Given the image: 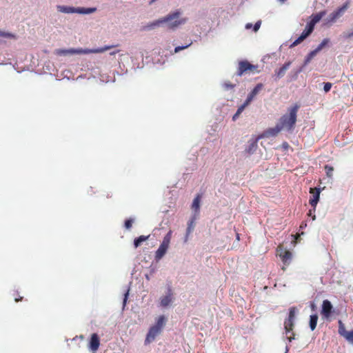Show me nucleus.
Listing matches in <instances>:
<instances>
[{
    "label": "nucleus",
    "mask_w": 353,
    "mask_h": 353,
    "mask_svg": "<svg viewBox=\"0 0 353 353\" xmlns=\"http://www.w3.org/2000/svg\"><path fill=\"white\" fill-rule=\"evenodd\" d=\"M168 248H167L164 245H160L159 248L156 251L155 259L157 261H159L160 259H161L163 258V256L165 254V253L168 250Z\"/></svg>",
    "instance_id": "obj_20"
},
{
    "label": "nucleus",
    "mask_w": 353,
    "mask_h": 353,
    "mask_svg": "<svg viewBox=\"0 0 353 353\" xmlns=\"http://www.w3.org/2000/svg\"><path fill=\"white\" fill-rule=\"evenodd\" d=\"M258 139H251L248 142V145L245 148V151L249 154H253L258 147Z\"/></svg>",
    "instance_id": "obj_18"
},
{
    "label": "nucleus",
    "mask_w": 353,
    "mask_h": 353,
    "mask_svg": "<svg viewBox=\"0 0 353 353\" xmlns=\"http://www.w3.org/2000/svg\"><path fill=\"white\" fill-rule=\"evenodd\" d=\"M283 147L284 148H288V144L287 143H283Z\"/></svg>",
    "instance_id": "obj_52"
},
{
    "label": "nucleus",
    "mask_w": 353,
    "mask_h": 353,
    "mask_svg": "<svg viewBox=\"0 0 353 353\" xmlns=\"http://www.w3.org/2000/svg\"><path fill=\"white\" fill-rule=\"evenodd\" d=\"M312 219H313V220H315V219H316L315 215L312 217Z\"/></svg>",
    "instance_id": "obj_56"
},
{
    "label": "nucleus",
    "mask_w": 353,
    "mask_h": 353,
    "mask_svg": "<svg viewBox=\"0 0 353 353\" xmlns=\"http://www.w3.org/2000/svg\"><path fill=\"white\" fill-rule=\"evenodd\" d=\"M326 10H322L316 14H313L311 16L310 21L307 24L314 28L315 25L321 21V19L326 14Z\"/></svg>",
    "instance_id": "obj_15"
},
{
    "label": "nucleus",
    "mask_w": 353,
    "mask_h": 353,
    "mask_svg": "<svg viewBox=\"0 0 353 353\" xmlns=\"http://www.w3.org/2000/svg\"><path fill=\"white\" fill-rule=\"evenodd\" d=\"M145 279L149 281L150 279V276L148 274H145Z\"/></svg>",
    "instance_id": "obj_51"
},
{
    "label": "nucleus",
    "mask_w": 353,
    "mask_h": 353,
    "mask_svg": "<svg viewBox=\"0 0 353 353\" xmlns=\"http://www.w3.org/2000/svg\"><path fill=\"white\" fill-rule=\"evenodd\" d=\"M282 130V126L278 123L274 128H270L264 132L263 134V137H275Z\"/></svg>",
    "instance_id": "obj_17"
},
{
    "label": "nucleus",
    "mask_w": 353,
    "mask_h": 353,
    "mask_svg": "<svg viewBox=\"0 0 353 353\" xmlns=\"http://www.w3.org/2000/svg\"><path fill=\"white\" fill-rule=\"evenodd\" d=\"M129 292H130V288H128L123 294V310L125 309V307L126 305V303H127V301H128V296H129Z\"/></svg>",
    "instance_id": "obj_37"
},
{
    "label": "nucleus",
    "mask_w": 353,
    "mask_h": 353,
    "mask_svg": "<svg viewBox=\"0 0 353 353\" xmlns=\"http://www.w3.org/2000/svg\"><path fill=\"white\" fill-rule=\"evenodd\" d=\"M343 337H345L350 343H353V331H347Z\"/></svg>",
    "instance_id": "obj_38"
},
{
    "label": "nucleus",
    "mask_w": 353,
    "mask_h": 353,
    "mask_svg": "<svg viewBox=\"0 0 353 353\" xmlns=\"http://www.w3.org/2000/svg\"><path fill=\"white\" fill-rule=\"evenodd\" d=\"M192 224H193V221H191L189 224H188V227L187 228V233L188 234H190L192 230H193V228H192Z\"/></svg>",
    "instance_id": "obj_46"
},
{
    "label": "nucleus",
    "mask_w": 353,
    "mask_h": 353,
    "mask_svg": "<svg viewBox=\"0 0 353 353\" xmlns=\"http://www.w3.org/2000/svg\"><path fill=\"white\" fill-rule=\"evenodd\" d=\"M236 86V84L231 83L229 81H225L222 83V87L225 90H230L233 89Z\"/></svg>",
    "instance_id": "obj_34"
},
{
    "label": "nucleus",
    "mask_w": 353,
    "mask_h": 353,
    "mask_svg": "<svg viewBox=\"0 0 353 353\" xmlns=\"http://www.w3.org/2000/svg\"><path fill=\"white\" fill-rule=\"evenodd\" d=\"M279 1H281V2H282V3H283V2H285L286 0H279Z\"/></svg>",
    "instance_id": "obj_54"
},
{
    "label": "nucleus",
    "mask_w": 353,
    "mask_h": 353,
    "mask_svg": "<svg viewBox=\"0 0 353 353\" xmlns=\"http://www.w3.org/2000/svg\"><path fill=\"white\" fill-rule=\"evenodd\" d=\"M305 39L303 37V36L300 35L293 43L290 44V48H292L296 46L297 45L303 42Z\"/></svg>",
    "instance_id": "obj_35"
},
{
    "label": "nucleus",
    "mask_w": 353,
    "mask_h": 353,
    "mask_svg": "<svg viewBox=\"0 0 353 353\" xmlns=\"http://www.w3.org/2000/svg\"><path fill=\"white\" fill-rule=\"evenodd\" d=\"M165 324V319L164 316H160L158 318L156 323L150 328L147 334L145 343L146 344L152 343L155 339L156 336L161 333L162 328L163 327Z\"/></svg>",
    "instance_id": "obj_4"
},
{
    "label": "nucleus",
    "mask_w": 353,
    "mask_h": 353,
    "mask_svg": "<svg viewBox=\"0 0 353 353\" xmlns=\"http://www.w3.org/2000/svg\"><path fill=\"white\" fill-rule=\"evenodd\" d=\"M192 208L195 211V212H199L200 208V197L199 195L194 199Z\"/></svg>",
    "instance_id": "obj_25"
},
{
    "label": "nucleus",
    "mask_w": 353,
    "mask_h": 353,
    "mask_svg": "<svg viewBox=\"0 0 353 353\" xmlns=\"http://www.w3.org/2000/svg\"><path fill=\"white\" fill-rule=\"evenodd\" d=\"M156 1H157V0H151V1H150V4H152V3H153L154 2H155Z\"/></svg>",
    "instance_id": "obj_53"
},
{
    "label": "nucleus",
    "mask_w": 353,
    "mask_h": 353,
    "mask_svg": "<svg viewBox=\"0 0 353 353\" xmlns=\"http://www.w3.org/2000/svg\"><path fill=\"white\" fill-rule=\"evenodd\" d=\"M171 239V232H169L163 238L161 245H164L167 248L169 247V244Z\"/></svg>",
    "instance_id": "obj_27"
},
{
    "label": "nucleus",
    "mask_w": 353,
    "mask_h": 353,
    "mask_svg": "<svg viewBox=\"0 0 353 353\" xmlns=\"http://www.w3.org/2000/svg\"><path fill=\"white\" fill-rule=\"evenodd\" d=\"M276 252L284 264H289L290 263L292 259V253L290 251L283 250L281 246H279Z\"/></svg>",
    "instance_id": "obj_9"
},
{
    "label": "nucleus",
    "mask_w": 353,
    "mask_h": 353,
    "mask_svg": "<svg viewBox=\"0 0 353 353\" xmlns=\"http://www.w3.org/2000/svg\"><path fill=\"white\" fill-rule=\"evenodd\" d=\"M295 319V308L292 307L290 310L288 318L285 319L284 322V328L285 330V334H288L293 328L294 321Z\"/></svg>",
    "instance_id": "obj_7"
},
{
    "label": "nucleus",
    "mask_w": 353,
    "mask_h": 353,
    "mask_svg": "<svg viewBox=\"0 0 353 353\" xmlns=\"http://www.w3.org/2000/svg\"><path fill=\"white\" fill-rule=\"evenodd\" d=\"M347 331H346L344 324L341 321H339V333L341 336H344Z\"/></svg>",
    "instance_id": "obj_33"
},
{
    "label": "nucleus",
    "mask_w": 353,
    "mask_h": 353,
    "mask_svg": "<svg viewBox=\"0 0 353 353\" xmlns=\"http://www.w3.org/2000/svg\"><path fill=\"white\" fill-rule=\"evenodd\" d=\"M325 170L326 171V174L328 177H332V172L334 171V169L332 167L328 165H326L325 166Z\"/></svg>",
    "instance_id": "obj_41"
},
{
    "label": "nucleus",
    "mask_w": 353,
    "mask_h": 353,
    "mask_svg": "<svg viewBox=\"0 0 353 353\" xmlns=\"http://www.w3.org/2000/svg\"><path fill=\"white\" fill-rule=\"evenodd\" d=\"M311 307H312V310H314V309H315V307H316L315 304H314V303H312V304H311Z\"/></svg>",
    "instance_id": "obj_50"
},
{
    "label": "nucleus",
    "mask_w": 353,
    "mask_h": 353,
    "mask_svg": "<svg viewBox=\"0 0 353 353\" xmlns=\"http://www.w3.org/2000/svg\"><path fill=\"white\" fill-rule=\"evenodd\" d=\"M349 7V3H345L342 6L338 8L336 10L329 14V16L325 19L326 23H334L339 18H341L346 12Z\"/></svg>",
    "instance_id": "obj_6"
},
{
    "label": "nucleus",
    "mask_w": 353,
    "mask_h": 353,
    "mask_svg": "<svg viewBox=\"0 0 353 353\" xmlns=\"http://www.w3.org/2000/svg\"><path fill=\"white\" fill-rule=\"evenodd\" d=\"M318 54V52L315 50H312L305 57V60H304V65H307L310 61L311 60Z\"/></svg>",
    "instance_id": "obj_24"
},
{
    "label": "nucleus",
    "mask_w": 353,
    "mask_h": 353,
    "mask_svg": "<svg viewBox=\"0 0 353 353\" xmlns=\"http://www.w3.org/2000/svg\"><path fill=\"white\" fill-rule=\"evenodd\" d=\"M246 107L245 105L241 104L237 109L236 113L234 114L232 117V120L235 121L237 119V118L239 117V115L243 112V111L245 110Z\"/></svg>",
    "instance_id": "obj_31"
},
{
    "label": "nucleus",
    "mask_w": 353,
    "mask_h": 353,
    "mask_svg": "<svg viewBox=\"0 0 353 353\" xmlns=\"http://www.w3.org/2000/svg\"><path fill=\"white\" fill-rule=\"evenodd\" d=\"M0 37L6 38V39L15 38V36L13 34L10 33V32H2V31H0Z\"/></svg>",
    "instance_id": "obj_36"
},
{
    "label": "nucleus",
    "mask_w": 353,
    "mask_h": 353,
    "mask_svg": "<svg viewBox=\"0 0 353 353\" xmlns=\"http://www.w3.org/2000/svg\"><path fill=\"white\" fill-rule=\"evenodd\" d=\"M261 21H258L255 23V24L253 26V31L254 32H256L259 30V28L261 27Z\"/></svg>",
    "instance_id": "obj_45"
},
{
    "label": "nucleus",
    "mask_w": 353,
    "mask_h": 353,
    "mask_svg": "<svg viewBox=\"0 0 353 353\" xmlns=\"http://www.w3.org/2000/svg\"><path fill=\"white\" fill-rule=\"evenodd\" d=\"M288 340L291 342L293 339H294V334L292 336H287Z\"/></svg>",
    "instance_id": "obj_48"
},
{
    "label": "nucleus",
    "mask_w": 353,
    "mask_h": 353,
    "mask_svg": "<svg viewBox=\"0 0 353 353\" xmlns=\"http://www.w3.org/2000/svg\"><path fill=\"white\" fill-rule=\"evenodd\" d=\"M330 41V39H324L314 50L319 53L321 50H322L325 46H327L329 44Z\"/></svg>",
    "instance_id": "obj_23"
},
{
    "label": "nucleus",
    "mask_w": 353,
    "mask_h": 353,
    "mask_svg": "<svg viewBox=\"0 0 353 353\" xmlns=\"http://www.w3.org/2000/svg\"><path fill=\"white\" fill-rule=\"evenodd\" d=\"M291 64H292V61H289L285 63L279 69L275 70V71H274L275 79H280L283 78L285 76L286 71L289 69Z\"/></svg>",
    "instance_id": "obj_12"
},
{
    "label": "nucleus",
    "mask_w": 353,
    "mask_h": 353,
    "mask_svg": "<svg viewBox=\"0 0 353 353\" xmlns=\"http://www.w3.org/2000/svg\"><path fill=\"white\" fill-rule=\"evenodd\" d=\"M57 9L59 12L65 14L77 13L80 14H90L94 12L97 10L96 8H84V7H72L68 6H57Z\"/></svg>",
    "instance_id": "obj_5"
},
{
    "label": "nucleus",
    "mask_w": 353,
    "mask_h": 353,
    "mask_svg": "<svg viewBox=\"0 0 353 353\" xmlns=\"http://www.w3.org/2000/svg\"><path fill=\"white\" fill-rule=\"evenodd\" d=\"M190 45H191V43H189V44H187V45H185V46H176L174 48V53H177V52H180L182 50L188 48Z\"/></svg>",
    "instance_id": "obj_42"
},
{
    "label": "nucleus",
    "mask_w": 353,
    "mask_h": 353,
    "mask_svg": "<svg viewBox=\"0 0 353 353\" xmlns=\"http://www.w3.org/2000/svg\"><path fill=\"white\" fill-rule=\"evenodd\" d=\"M305 65H304V64L301 66L299 69H297L295 72H294V76H293V79H296L299 73H301L303 70V68L305 67Z\"/></svg>",
    "instance_id": "obj_43"
},
{
    "label": "nucleus",
    "mask_w": 353,
    "mask_h": 353,
    "mask_svg": "<svg viewBox=\"0 0 353 353\" xmlns=\"http://www.w3.org/2000/svg\"><path fill=\"white\" fill-rule=\"evenodd\" d=\"M181 11L176 10L164 17V22L165 26L168 29L175 30L179 26L185 24L187 21V19L181 18Z\"/></svg>",
    "instance_id": "obj_3"
},
{
    "label": "nucleus",
    "mask_w": 353,
    "mask_h": 353,
    "mask_svg": "<svg viewBox=\"0 0 353 353\" xmlns=\"http://www.w3.org/2000/svg\"><path fill=\"white\" fill-rule=\"evenodd\" d=\"M99 345L100 341L98 335L96 333L92 334L90 341V349L92 351L95 352L99 349Z\"/></svg>",
    "instance_id": "obj_16"
},
{
    "label": "nucleus",
    "mask_w": 353,
    "mask_h": 353,
    "mask_svg": "<svg viewBox=\"0 0 353 353\" xmlns=\"http://www.w3.org/2000/svg\"><path fill=\"white\" fill-rule=\"evenodd\" d=\"M263 88V85L262 83L256 84V86L248 94L246 99L243 103V104L245 105V107L248 106L254 100V97L261 92Z\"/></svg>",
    "instance_id": "obj_8"
},
{
    "label": "nucleus",
    "mask_w": 353,
    "mask_h": 353,
    "mask_svg": "<svg viewBox=\"0 0 353 353\" xmlns=\"http://www.w3.org/2000/svg\"><path fill=\"white\" fill-rule=\"evenodd\" d=\"M135 221V218L130 217L126 219L124 222V227L126 230H130L132 228V223Z\"/></svg>",
    "instance_id": "obj_32"
},
{
    "label": "nucleus",
    "mask_w": 353,
    "mask_h": 353,
    "mask_svg": "<svg viewBox=\"0 0 353 353\" xmlns=\"http://www.w3.org/2000/svg\"><path fill=\"white\" fill-rule=\"evenodd\" d=\"M312 214V211H311V210H310L309 215H310V216H311Z\"/></svg>",
    "instance_id": "obj_55"
},
{
    "label": "nucleus",
    "mask_w": 353,
    "mask_h": 353,
    "mask_svg": "<svg viewBox=\"0 0 353 353\" xmlns=\"http://www.w3.org/2000/svg\"><path fill=\"white\" fill-rule=\"evenodd\" d=\"M171 239V232H169L163 238L161 245H164L167 248L169 247V244Z\"/></svg>",
    "instance_id": "obj_29"
},
{
    "label": "nucleus",
    "mask_w": 353,
    "mask_h": 353,
    "mask_svg": "<svg viewBox=\"0 0 353 353\" xmlns=\"http://www.w3.org/2000/svg\"><path fill=\"white\" fill-rule=\"evenodd\" d=\"M310 192L312 194V198L310 199V204L315 209L320 198L321 189L320 188H310Z\"/></svg>",
    "instance_id": "obj_11"
},
{
    "label": "nucleus",
    "mask_w": 353,
    "mask_h": 353,
    "mask_svg": "<svg viewBox=\"0 0 353 353\" xmlns=\"http://www.w3.org/2000/svg\"><path fill=\"white\" fill-rule=\"evenodd\" d=\"M117 52H119V50H116V51H112V52H110V55H115Z\"/></svg>",
    "instance_id": "obj_49"
},
{
    "label": "nucleus",
    "mask_w": 353,
    "mask_h": 353,
    "mask_svg": "<svg viewBox=\"0 0 353 353\" xmlns=\"http://www.w3.org/2000/svg\"><path fill=\"white\" fill-rule=\"evenodd\" d=\"M173 301V293L170 286H168L166 294L161 299L160 304L163 307H168Z\"/></svg>",
    "instance_id": "obj_10"
},
{
    "label": "nucleus",
    "mask_w": 353,
    "mask_h": 353,
    "mask_svg": "<svg viewBox=\"0 0 353 353\" xmlns=\"http://www.w3.org/2000/svg\"><path fill=\"white\" fill-rule=\"evenodd\" d=\"M171 239V232H169L163 238L161 245H164L167 248L169 247V244Z\"/></svg>",
    "instance_id": "obj_30"
},
{
    "label": "nucleus",
    "mask_w": 353,
    "mask_h": 353,
    "mask_svg": "<svg viewBox=\"0 0 353 353\" xmlns=\"http://www.w3.org/2000/svg\"><path fill=\"white\" fill-rule=\"evenodd\" d=\"M255 66L250 64L247 61H241L239 63V70L237 72L238 76H241L244 72H247L248 70L254 69Z\"/></svg>",
    "instance_id": "obj_13"
},
{
    "label": "nucleus",
    "mask_w": 353,
    "mask_h": 353,
    "mask_svg": "<svg viewBox=\"0 0 353 353\" xmlns=\"http://www.w3.org/2000/svg\"><path fill=\"white\" fill-rule=\"evenodd\" d=\"M314 28L310 26V25L307 24L306 28L303 31V32L301 34V36H303L305 39H306L310 34L313 32Z\"/></svg>",
    "instance_id": "obj_26"
},
{
    "label": "nucleus",
    "mask_w": 353,
    "mask_h": 353,
    "mask_svg": "<svg viewBox=\"0 0 353 353\" xmlns=\"http://www.w3.org/2000/svg\"><path fill=\"white\" fill-rule=\"evenodd\" d=\"M332 305L328 300H324L322 303L321 314L325 318H329L332 310Z\"/></svg>",
    "instance_id": "obj_14"
},
{
    "label": "nucleus",
    "mask_w": 353,
    "mask_h": 353,
    "mask_svg": "<svg viewBox=\"0 0 353 353\" xmlns=\"http://www.w3.org/2000/svg\"><path fill=\"white\" fill-rule=\"evenodd\" d=\"M343 37L350 39L353 37V28L343 32Z\"/></svg>",
    "instance_id": "obj_40"
},
{
    "label": "nucleus",
    "mask_w": 353,
    "mask_h": 353,
    "mask_svg": "<svg viewBox=\"0 0 353 353\" xmlns=\"http://www.w3.org/2000/svg\"><path fill=\"white\" fill-rule=\"evenodd\" d=\"M252 28H253V25L251 23H248L245 24V28L246 30H250Z\"/></svg>",
    "instance_id": "obj_47"
},
{
    "label": "nucleus",
    "mask_w": 353,
    "mask_h": 353,
    "mask_svg": "<svg viewBox=\"0 0 353 353\" xmlns=\"http://www.w3.org/2000/svg\"><path fill=\"white\" fill-rule=\"evenodd\" d=\"M162 25H165L164 17L159 19L156 21L151 22L145 26L147 30H154L157 27H159Z\"/></svg>",
    "instance_id": "obj_19"
},
{
    "label": "nucleus",
    "mask_w": 353,
    "mask_h": 353,
    "mask_svg": "<svg viewBox=\"0 0 353 353\" xmlns=\"http://www.w3.org/2000/svg\"><path fill=\"white\" fill-rule=\"evenodd\" d=\"M299 108L297 104L289 108V114H284L280 119L279 124L282 126V129L291 130L296 121V114Z\"/></svg>",
    "instance_id": "obj_2"
},
{
    "label": "nucleus",
    "mask_w": 353,
    "mask_h": 353,
    "mask_svg": "<svg viewBox=\"0 0 353 353\" xmlns=\"http://www.w3.org/2000/svg\"><path fill=\"white\" fill-rule=\"evenodd\" d=\"M171 239V232H169L163 238L161 245H164L167 248L169 247V244Z\"/></svg>",
    "instance_id": "obj_28"
},
{
    "label": "nucleus",
    "mask_w": 353,
    "mask_h": 353,
    "mask_svg": "<svg viewBox=\"0 0 353 353\" xmlns=\"http://www.w3.org/2000/svg\"><path fill=\"white\" fill-rule=\"evenodd\" d=\"M318 318V315L316 314L311 315L310 317L309 325L312 331H313L316 327Z\"/></svg>",
    "instance_id": "obj_21"
},
{
    "label": "nucleus",
    "mask_w": 353,
    "mask_h": 353,
    "mask_svg": "<svg viewBox=\"0 0 353 353\" xmlns=\"http://www.w3.org/2000/svg\"><path fill=\"white\" fill-rule=\"evenodd\" d=\"M149 235L148 236H144V235H141L137 238H135L134 240V245L135 248H138L143 242L145 241L146 240L148 239L149 238Z\"/></svg>",
    "instance_id": "obj_22"
},
{
    "label": "nucleus",
    "mask_w": 353,
    "mask_h": 353,
    "mask_svg": "<svg viewBox=\"0 0 353 353\" xmlns=\"http://www.w3.org/2000/svg\"><path fill=\"white\" fill-rule=\"evenodd\" d=\"M115 46H105L102 48H97L93 49H83V48H70V49H57L55 51L56 54L59 56L81 54H90V53H102L108 50Z\"/></svg>",
    "instance_id": "obj_1"
},
{
    "label": "nucleus",
    "mask_w": 353,
    "mask_h": 353,
    "mask_svg": "<svg viewBox=\"0 0 353 353\" xmlns=\"http://www.w3.org/2000/svg\"><path fill=\"white\" fill-rule=\"evenodd\" d=\"M332 86V84L330 82H327V83H324V86H323V90L325 91V92H328L331 88Z\"/></svg>",
    "instance_id": "obj_44"
},
{
    "label": "nucleus",
    "mask_w": 353,
    "mask_h": 353,
    "mask_svg": "<svg viewBox=\"0 0 353 353\" xmlns=\"http://www.w3.org/2000/svg\"><path fill=\"white\" fill-rule=\"evenodd\" d=\"M343 37L350 39L353 37V28L343 32Z\"/></svg>",
    "instance_id": "obj_39"
}]
</instances>
